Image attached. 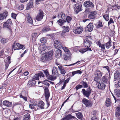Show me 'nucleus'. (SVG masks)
Returning <instances> with one entry per match:
<instances>
[{
  "mask_svg": "<svg viewBox=\"0 0 120 120\" xmlns=\"http://www.w3.org/2000/svg\"><path fill=\"white\" fill-rule=\"evenodd\" d=\"M64 59L66 60H68L70 59V55L69 54H65L64 56Z\"/></svg>",
  "mask_w": 120,
  "mask_h": 120,
  "instance_id": "34",
  "label": "nucleus"
},
{
  "mask_svg": "<svg viewBox=\"0 0 120 120\" xmlns=\"http://www.w3.org/2000/svg\"><path fill=\"white\" fill-rule=\"evenodd\" d=\"M44 74L45 75H49V74L47 70L43 71Z\"/></svg>",
  "mask_w": 120,
  "mask_h": 120,
  "instance_id": "64",
  "label": "nucleus"
},
{
  "mask_svg": "<svg viewBox=\"0 0 120 120\" xmlns=\"http://www.w3.org/2000/svg\"><path fill=\"white\" fill-rule=\"evenodd\" d=\"M104 68H106L107 70V71H108L109 75H110V71L109 70V68L108 66H105L103 67Z\"/></svg>",
  "mask_w": 120,
  "mask_h": 120,
  "instance_id": "50",
  "label": "nucleus"
},
{
  "mask_svg": "<svg viewBox=\"0 0 120 120\" xmlns=\"http://www.w3.org/2000/svg\"><path fill=\"white\" fill-rule=\"evenodd\" d=\"M57 68L54 67L52 70V74L53 75H59L57 71Z\"/></svg>",
  "mask_w": 120,
  "mask_h": 120,
  "instance_id": "28",
  "label": "nucleus"
},
{
  "mask_svg": "<svg viewBox=\"0 0 120 120\" xmlns=\"http://www.w3.org/2000/svg\"><path fill=\"white\" fill-rule=\"evenodd\" d=\"M120 107H117L116 109V116L117 118L120 120Z\"/></svg>",
  "mask_w": 120,
  "mask_h": 120,
  "instance_id": "19",
  "label": "nucleus"
},
{
  "mask_svg": "<svg viewBox=\"0 0 120 120\" xmlns=\"http://www.w3.org/2000/svg\"><path fill=\"white\" fill-rule=\"evenodd\" d=\"M74 11L76 13H78L82 10V5L81 4L78 3L74 6Z\"/></svg>",
  "mask_w": 120,
  "mask_h": 120,
  "instance_id": "4",
  "label": "nucleus"
},
{
  "mask_svg": "<svg viewBox=\"0 0 120 120\" xmlns=\"http://www.w3.org/2000/svg\"><path fill=\"white\" fill-rule=\"evenodd\" d=\"M44 103L42 101H39L38 104V106L40 107L41 109H44Z\"/></svg>",
  "mask_w": 120,
  "mask_h": 120,
  "instance_id": "24",
  "label": "nucleus"
},
{
  "mask_svg": "<svg viewBox=\"0 0 120 120\" xmlns=\"http://www.w3.org/2000/svg\"><path fill=\"white\" fill-rule=\"evenodd\" d=\"M54 45L56 48L61 49L63 45L58 40H56L54 43Z\"/></svg>",
  "mask_w": 120,
  "mask_h": 120,
  "instance_id": "9",
  "label": "nucleus"
},
{
  "mask_svg": "<svg viewBox=\"0 0 120 120\" xmlns=\"http://www.w3.org/2000/svg\"><path fill=\"white\" fill-rule=\"evenodd\" d=\"M103 17L107 21H108L109 18L108 15H103Z\"/></svg>",
  "mask_w": 120,
  "mask_h": 120,
  "instance_id": "45",
  "label": "nucleus"
},
{
  "mask_svg": "<svg viewBox=\"0 0 120 120\" xmlns=\"http://www.w3.org/2000/svg\"><path fill=\"white\" fill-rule=\"evenodd\" d=\"M87 51L86 49L85 48L83 49H80L79 50V51L82 53H83L84 52H86Z\"/></svg>",
  "mask_w": 120,
  "mask_h": 120,
  "instance_id": "47",
  "label": "nucleus"
},
{
  "mask_svg": "<svg viewBox=\"0 0 120 120\" xmlns=\"http://www.w3.org/2000/svg\"><path fill=\"white\" fill-rule=\"evenodd\" d=\"M61 48H62L65 52L69 51V50L65 47H63V46Z\"/></svg>",
  "mask_w": 120,
  "mask_h": 120,
  "instance_id": "59",
  "label": "nucleus"
},
{
  "mask_svg": "<svg viewBox=\"0 0 120 120\" xmlns=\"http://www.w3.org/2000/svg\"><path fill=\"white\" fill-rule=\"evenodd\" d=\"M63 78L62 77H61L60 78V81L59 83L60 84H61L62 83V82H63L64 81V80L65 79V78L64 77V78L63 79Z\"/></svg>",
  "mask_w": 120,
  "mask_h": 120,
  "instance_id": "49",
  "label": "nucleus"
},
{
  "mask_svg": "<svg viewBox=\"0 0 120 120\" xmlns=\"http://www.w3.org/2000/svg\"><path fill=\"white\" fill-rule=\"evenodd\" d=\"M53 52L52 51H49L48 52L45 53V55L41 59V61L46 62L48 59L51 60L53 58Z\"/></svg>",
  "mask_w": 120,
  "mask_h": 120,
  "instance_id": "3",
  "label": "nucleus"
},
{
  "mask_svg": "<svg viewBox=\"0 0 120 120\" xmlns=\"http://www.w3.org/2000/svg\"><path fill=\"white\" fill-rule=\"evenodd\" d=\"M53 24V21H51L49 22L48 23V25L49 26L51 27L52 26Z\"/></svg>",
  "mask_w": 120,
  "mask_h": 120,
  "instance_id": "60",
  "label": "nucleus"
},
{
  "mask_svg": "<svg viewBox=\"0 0 120 120\" xmlns=\"http://www.w3.org/2000/svg\"><path fill=\"white\" fill-rule=\"evenodd\" d=\"M3 105L8 107H11L12 105V103L8 101H4L3 102Z\"/></svg>",
  "mask_w": 120,
  "mask_h": 120,
  "instance_id": "21",
  "label": "nucleus"
},
{
  "mask_svg": "<svg viewBox=\"0 0 120 120\" xmlns=\"http://www.w3.org/2000/svg\"><path fill=\"white\" fill-rule=\"evenodd\" d=\"M11 58L10 56H8L5 60V69L6 70L7 69L9 64L11 63L10 61Z\"/></svg>",
  "mask_w": 120,
  "mask_h": 120,
  "instance_id": "16",
  "label": "nucleus"
},
{
  "mask_svg": "<svg viewBox=\"0 0 120 120\" xmlns=\"http://www.w3.org/2000/svg\"><path fill=\"white\" fill-rule=\"evenodd\" d=\"M119 76L120 75H114V80H116L119 79Z\"/></svg>",
  "mask_w": 120,
  "mask_h": 120,
  "instance_id": "58",
  "label": "nucleus"
},
{
  "mask_svg": "<svg viewBox=\"0 0 120 120\" xmlns=\"http://www.w3.org/2000/svg\"><path fill=\"white\" fill-rule=\"evenodd\" d=\"M115 94L119 97H120V90L119 89L115 90Z\"/></svg>",
  "mask_w": 120,
  "mask_h": 120,
  "instance_id": "31",
  "label": "nucleus"
},
{
  "mask_svg": "<svg viewBox=\"0 0 120 120\" xmlns=\"http://www.w3.org/2000/svg\"><path fill=\"white\" fill-rule=\"evenodd\" d=\"M83 30V29L82 27H78L76 28L73 30L74 33L76 34H79L82 33Z\"/></svg>",
  "mask_w": 120,
  "mask_h": 120,
  "instance_id": "18",
  "label": "nucleus"
},
{
  "mask_svg": "<svg viewBox=\"0 0 120 120\" xmlns=\"http://www.w3.org/2000/svg\"><path fill=\"white\" fill-rule=\"evenodd\" d=\"M11 17L13 18L14 19H16L17 16L16 14L13 13H11Z\"/></svg>",
  "mask_w": 120,
  "mask_h": 120,
  "instance_id": "55",
  "label": "nucleus"
},
{
  "mask_svg": "<svg viewBox=\"0 0 120 120\" xmlns=\"http://www.w3.org/2000/svg\"><path fill=\"white\" fill-rule=\"evenodd\" d=\"M111 38H109V41L105 44L106 47L108 49H109L111 46Z\"/></svg>",
  "mask_w": 120,
  "mask_h": 120,
  "instance_id": "29",
  "label": "nucleus"
},
{
  "mask_svg": "<svg viewBox=\"0 0 120 120\" xmlns=\"http://www.w3.org/2000/svg\"><path fill=\"white\" fill-rule=\"evenodd\" d=\"M65 14L62 12L59 13L58 15V17L59 18H61L62 19H65Z\"/></svg>",
  "mask_w": 120,
  "mask_h": 120,
  "instance_id": "23",
  "label": "nucleus"
},
{
  "mask_svg": "<svg viewBox=\"0 0 120 120\" xmlns=\"http://www.w3.org/2000/svg\"><path fill=\"white\" fill-rule=\"evenodd\" d=\"M102 23V22H101L99 21L98 22V24L96 27L97 28H99L103 27V25Z\"/></svg>",
  "mask_w": 120,
  "mask_h": 120,
  "instance_id": "43",
  "label": "nucleus"
},
{
  "mask_svg": "<svg viewBox=\"0 0 120 120\" xmlns=\"http://www.w3.org/2000/svg\"><path fill=\"white\" fill-rule=\"evenodd\" d=\"M114 22L113 21L112 18H111L110 19V20L108 22V25L109 26L111 23Z\"/></svg>",
  "mask_w": 120,
  "mask_h": 120,
  "instance_id": "54",
  "label": "nucleus"
},
{
  "mask_svg": "<svg viewBox=\"0 0 120 120\" xmlns=\"http://www.w3.org/2000/svg\"><path fill=\"white\" fill-rule=\"evenodd\" d=\"M30 116L29 114L27 113L24 116L23 120H30Z\"/></svg>",
  "mask_w": 120,
  "mask_h": 120,
  "instance_id": "30",
  "label": "nucleus"
},
{
  "mask_svg": "<svg viewBox=\"0 0 120 120\" xmlns=\"http://www.w3.org/2000/svg\"><path fill=\"white\" fill-rule=\"evenodd\" d=\"M119 81H120L118 82L117 84H115V86L117 88H119L120 87V85L119 84Z\"/></svg>",
  "mask_w": 120,
  "mask_h": 120,
  "instance_id": "61",
  "label": "nucleus"
},
{
  "mask_svg": "<svg viewBox=\"0 0 120 120\" xmlns=\"http://www.w3.org/2000/svg\"><path fill=\"white\" fill-rule=\"evenodd\" d=\"M82 73V71L80 70H78L72 72V75H74L75 74H81Z\"/></svg>",
  "mask_w": 120,
  "mask_h": 120,
  "instance_id": "35",
  "label": "nucleus"
},
{
  "mask_svg": "<svg viewBox=\"0 0 120 120\" xmlns=\"http://www.w3.org/2000/svg\"><path fill=\"white\" fill-rule=\"evenodd\" d=\"M25 48V47H24L23 45H21L18 43H16L15 42L13 44L12 47V50L13 51V49L14 50L16 49H24Z\"/></svg>",
  "mask_w": 120,
  "mask_h": 120,
  "instance_id": "5",
  "label": "nucleus"
},
{
  "mask_svg": "<svg viewBox=\"0 0 120 120\" xmlns=\"http://www.w3.org/2000/svg\"><path fill=\"white\" fill-rule=\"evenodd\" d=\"M44 90L45 98L48 100L50 95L49 90L48 88L46 86L45 87Z\"/></svg>",
  "mask_w": 120,
  "mask_h": 120,
  "instance_id": "11",
  "label": "nucleus"
},
{
  "mask_svg": "<svg viewBox=\"0 0 120 120\" xmlns=\"http://www.w3.org/2000/svg\"><path fill=\"white\" fill-rule=\"evenodd\" d=\"M91 42L89 40L86 39L84 40V45L86 47L90 48L91 46V44H92Z\"/></svg>",
  "mask_w": 120,
  "mask_h": 120,
  "instance_id": "15",
  "label": "nucleus"
},
{
  "mask_svg": "<svg viewBox=\"0 0 120 120\" xmlns=\"http://www.w3.org/2000/svg\"><path fill=\"white\" fill-rule=\"evenodd\" d=\"M70 77L68 78L64 82V83H65V84L66 85L67 83H68L69 82V80L70 79Z\"/></svg>",
  "mask_w": 120,
  "mask_h": 120,
  "instance_id": "63",
  "label": "nucleus"
},
{
  "mask_svg": "<svg viewBox=\"0 0 120 120\" xmlns=\"http://www.w3.org/2000/svg\"><path fill=\"white\" fill-rule=\"evenodd\" d=\"M50 29V28H44L43 30L44 32H46L47 31H49Z\"/></svg>",
  "mask_w": 120,
  "mask_h": 120,
  "instance_id": "62",
  "label": "nucleus"
},
{
  "mask_svg": "<svg viewBox=\"0 0 120 120\" xmlns=\"http://www.w3.org/2000/svg\"><path fill=\"white\" fill-rule=\"evenodd\" d=\"M33 105L32 104H30L29 106L30 108L32 109H33L34 108V105H36L37 104V102L36 101H35L34 102V101L33 102Z\"/></svg>",
  "mask_w": 120,
  "mask_h": 120,
  "instance_id": "36",
  "label": "nucleus"
},
{
  "mask_svg": "<svg viewBox=\"0 0 120 120\" xmlns=\"http://www.w3.org/2000/svg\"><path fill=\"white\" fill-rule=\"evenodd\" d=\"M72 19V18L69 16H67L66 19L67 22L68 23L70 22Z\"/></svg>",
  "mask_w": 120,
  "mask_h": 120,
  "instance_id": "38",
  "label": "nucleus"
},
{
  "mask_svg": "<svg viewBox=\"0 0 120 120\" xmlns=\"http://www.w3.org/2000/svg\"><path fill=\"white\" fill-rule=\"evenodd\" d=\"M66 22V20L63 19L62 20L60 19L57 21V22L59 25L60 26H62L63 24L64 23Z\"/></svg>",
  "mask_w": 120,
  "mask_h": 120,
  "instance_id": "27",
  "label": "nucleus"
},
{
  "mask_svg": "<svg viewBox=\"0 0 120 120\" xmlns=\"http://www.w3.org/2000/svg\"><path fill=\"white\" fill-rule=\"evenodd\" d=\"M97 12L96 11H94L90 12L88 16V18L90 19H94L96 17V15Z\"/></svg>",
  "mask_w": 120,
  "mask_h": 120,
  "instance_id": "13",
  "label": "nucleus"
},
{
  "mask_svg": "<svg viewBox=\"0 0 120 120\" xmlns=\"http://www.w3.org/2000/svg\"><path fill=\"white\" fill-rule=\"evenodd\" d=\"M42 50L40 52V53L41 54H43L44 53H42L43 51H44L46 49V47L45 46L44 47H41Z\"/></svg>",
  "mask_w": 120,
  "mask_h": 120,
  "instance_id": "52",
  "label": "nucleus"
},
{
  "mask_svg": "<svg viewBox=\"0 0 120 120\" xmlns=\"http://www.w3.org/2000/svg\"><path fill=\"white\" fill-rule=\"evenodd\" d=\"M39 11V13L37 15L36 18V20L38 21H41L43 17V11H40V10Z\"/></svg>",
  "mask_w": 120,
  "mask_h": 120,
  "instance_id": "14",
  "label": "nucleus"
},
{
  "mask_svg": "<svg viewBox=\"0 0 120 120\" xmlns=\"http://www.w3.org/2000/svg\"><path fill=\"white\" fill-rule=\"evenodd\" d=\"M27 6L26 8L27 10H29L30 8H31L34 7L33 0H30L29 2L27 4Z\"/></svg>",
  "mask_w": 120,
  "mask_h": 120,
  "instance_id": "17",
  "label": "nucleus"
},
{
  "mask_svg": "<svg viewBox=\"0 0 120 120\" xmlns=\"http://www.w3.org/2000/svg\"><path fill=\"white\" fill-rule=\"evenodd\" d=\"M91 90V89L89 87L86 90H85V89H82V92L84 96L88 98L90 95Z\"/></svg>",
  "mask_w": 120,
  "mask_h": 120,
  "instance_id": "6",
  "label": "nucleus"
},
{
  "mask_svg": "<svg viewBox=\"0 0 120 120\" xmlns=\"http://www.w3.org/2000/svg\"><path fill=\"white\" fill-rule=\"evenodd\" d=\"M27 21L28 22L30 23L31 24H32L33 23V22L32 19L30 16H29L27 17Z\"/></svg>",
  "mask_w": 120,
  "mask_h": 120,
  "instance_id": "39",
  "label": "nucleus"
},
{
  "mask_svg": "<svg viewBox=\"0 0 120 120\" xmlns=\"http://www.w3.org/2000/svg\"><path fill=\"white\" fill-rule=\"evenodd\" d=\"M55 53L56 56L57 58L61 57L62 55L61 51L59 49L56 50L55 51Z\"/></svg>",
  "mask_w": 120,
  "mask_h": 120,
  "instance_id": "20",
  "label": "nucleus"
},
{
  "mask_svg": "<svg viewBox=\"0 0 120 120\" xmlns=\"http://www.w3.org/2000/svg\"><path fill=\"white\" fill-rule=\"evenodd\" d=\"M49 81L48 80L46 79L44 81L42 82V83L46 86H48L49 87V86L50 84L48 82H46L47 81L48 82Z\"/></svg>",
  "mask_w": 120,
  "mask_h": 120,
  "instance_id": "44",
  "label": "nucleus"
},
{
  "mask_svg": "<svg viewBox=\"0 0 120 120\" xmlns=\"http://www.w3.org/2000/svg\"><path fill=\"white\" fill-rule=\"evenodd\" d=\"M76 116L77 117L80 119H82L83 116L81 112H79L76 113Z\"/></svg>",
  "mask_w": 120,
  "mask_h": 120,
  "instance_id": "32",
  "label": "nucleus"
},
{
  "mask_svg": "<svg viewBox=\"0 0 120 120\" xmlns=\"http://www.w3.org/2000/svg\"><path fill=\"white\" fill-rule=\"evenodd\" d=\"M6 39L4 38H2L0 40V41L2 43H4L6 42Z\"/></svg>",
  "mask_w": 120,
  "mask_h": 120,
  "instance_id": "56",
  "label": "nucleus"
},
{
  "mask_svg": "<svg viewBox=\"0 0 120 120\" xmlns=\"http://www.w3.org/2000/svg\"><path fill=\"white\" fill-rule=\"evenodd\" d=\"M93 24L90 23L85 28L86 31L87 32H91L93 30Z\"/></svg>",
  "mask_w": 120,
  "mask_h": 120,
  "instance_id": "10",
  "label": "nucleus"
},
{
  "mask_svg": "<svg viewBox=\"0 0 120 120\" xmlns=\"http://www.w3.org/2000/svg\"><path fill=\"white\" fill-rule=\"evenodd\" d=\"M47 41L46 38H42L40 39V41L41 43H45Z\"/></svg>",
  "mask_w": 120,
  "mask_h": 120,
  "instance_id": "40",
  "label": "nucleus"
},
{
  "mask_svg": "<svg viewBox=\"0 0 120 120\" xmlns=\"http://www.w3.org/2000/svg\"><path fill=\"white\" fill-rule=\"evenodd\" d=\"M105 103V105L107 107L110 106L111 104L110 99L109 98L106 99Z\"/></svg>",
  "mask_w": 120,
  "mask_h": 120,
  "instance_id": "26",
  "label": "nucleus"
},
{
  "mask_svg": "<svg viewBox=\"0 0 120 120\" xmlns=\"http://www.w3.org/2000/svg\"><path fill=\"white\" fill-rule=\"evenodd\" d=\"M101 72L99 70H97L95 71V75H101Z\"/></svg>",
  "mask_w": 120,
  "mask_h": 120,
  "instance_id": "48",
  "label": "nucleus"
},
{
  "mask_svg": "<svg viewBox=\"0 0 120 120\" xmlns=\"http://www.w3.org/2000/svg\"><path fill=\"white\" fill-rule=\"evenodd\" d=\"M62 28L63 29V31L62 34H63V33H65L69 32L70 30V28L68 26H63L62 27Z\"/></svg>",
  "mask_w": 120,
  "mask_h": 120,
  "instance_id": "22",
  "label": "nucleus"
},
{
  "mask_svg": "<svg viewBox=\"0 0 120 120\" xmlns=\"http://www.w3.org/2000/svg\"><path fill=\"white\" fill-rule=\"evenodd\" d=\"M71 115H68L63 118L62 120H69L70 119Z\"/></svg>",
  "mask_w": 120,
  "mask_h": 120,
  "instance_id": "42",
  "label": "nucleus"
},
{
  "mask_svg": "<svg viewBox=\"0 0 120 120\" xmlns=\"http://www.w3.org/2000/svg\"><path fill=\"white\" fill-rule=\"evenodd\" d=\"M8 14V12L6 11L2 14H0V20L6 19Z\"/></svg>",
  "mask_w": 120,
  "mask_h": 120,
  "instance_id": "12",
  "label": "nucleus"
},
{
  "mask_svg": "<svg viewBox=\"0 0 120 120\" xmlns=\"http://www.w3.org/2000/svg\"><path fill=\"white\" fill-rule=\"evenodd\" d=\"M36 83V81L34 79L31 80L29 81L28 84H31V85H34Z\"/></svg>",
  "mask_w": 120,
  "mask_h": 120,
  "instance_id": "33",
  "label": "nucleus"
},
{
  "mask_svg": "<svg viewBox=\"0 0 120 120\" xmlns=\"http://www.w3.org/2000/svg\"><path fill=\"white\" fill-rule=\"evenodd\" d=\"M12 25L11 20L10 19H9L6 22L4 23L3 25V27L6 28L10 30V27Z\"/></svg>",
  "mask_w": 120,
  "mask_h": 120,
  "instance_id": "7",
  "label": "nucleus"
},
{
  "mask_svg": "<svg viewBox=\"0 0 120 120\" xmlns=\"http://www.w3.org/2000/svg\"><path fill=\"white\" fill-rule=\"evenodd\" d=\"M24 8L23 4H21L18 7V9L19 10H22Z\"/></svg>",
  "mask_w": 120,
  "mask_h": 120,
  "instance_id": "46",
  "label": "nucleus"
},
{
  "mask_svg": "<svg viewBox=\"0 0 120 120\" xmlns=\"http://www.w3.org/2000/svg\"><path fill=\"white\" fill-rule=\"evenodd\" d=\"M39 76L40 77H41V76L43 77H44V75H34L32 77L33 79H34V80H39Z\"/></svg>",
  "mask_w": 120,
  "mask_h": 120,
  "instance_id": "41",
  "label": "nucleus"
},
{
  "mask_svg": "<svg viewBox=\"0 0 120 120\" xmlns=\"http://www.w3.org/2000/svg\"><path fill=\"white\" fill-rule=\"evenodd\" d=\"M80 84L83 85V87L84 88H86L88 86V85L87 83L83 81H82L80 82Z\"/></svg>",
  "mask_w": 120,
  "mask_h": 120,
  "instance_id": "37",
  "label": "nucleus"
},
{
  "mask_svg": "<svg viewBox=\"0 0 120 120\" xmlns=\"http://www.w3.org/2000/svg\"><path fill=\"white\" fill-rule=\"evenodd\" d=\"M83 87V86L81 85H78L75 87L76 90H78L79 89Z\"/></svg>",
  "mask_w": 120,
  "mask_h": 120,
  "instance_id": "51",
  "label": "nucleus"
},
{
  "mask_svg": "<svg viewBox=\"0 0 120 120\" xmlns=\"http://www.w3.org/2000/svg\"><path fill=\"white\" fill-rule=\"evenodd\" d=\"M20 97L23 99L25 101H26L27 100V98L26 97L23 96L22 95H20Z\"/></svg>",
  "mask_w": 120,
  "mask_h": 120,
  "instance_id": "53",
  "label": "nucleus"
},
{
  "mask_svg": "<svg viewBox=\"0 0 120 120\" xmlns=\"http://www.w3.org/2000/svg\"><path fill=\"white\" fill-rule=\"evenodd\" d=\"M82 102L87 107H90L92 105L91 101L85 98H84L82 99Z\"/></svg>",
  "mask_w": 120,
  "mask_h": 120,
  "instance_id": "8",
  "label": "nucleus"
},
{
  "mask_svg": "<svg viewBox=\"0 0 120 120\" xmlns=\"http://www.w3.org/2000/svg\"><path fill=\"white\" fill-rule=\"evenodd\" d=\"M47 77V79L53 81L55 80L56 78V76L55 75H46Z\"/></svg>",
  "mask_w": 120,
  "mask_h": 120,
  "instance_id": "25",
  "label": "nucleus"
},
{
  "mask_svg": "<svg viewBox=\"0 0 120 120\" xmlns=\"http://www.w3.org/2000/svg\"><path fill=\"white\" fill-rule=\"evenodd\" d=\"M83 5L86 8H87L86 9L85 11V12L87 13L91 11L93 9L91 8H94V7L93 3L89 1L84 2L83 3Z\"/></svg>",
  "mask_w": 120,
  "mask_h": 120,
  "instance_id": "1",
  "label": "nucleus"
},
{
  "mask_svg": "<svg viewBox=\"0 0 120 120\" xmlns=\"http://www.w3.org/2000/svg\"><path fill=\"white\" fill-rule=\"evenodd\" d=\"M107 81L108 79L106 78L105 76H103L101 82L99 81V82L98 81L97 83L96 84L97 85L98 88L101 90L104 89L105 86V83H107Z\"/></svg>",
  "mask_w": 120,
  "mask_h": 120,
  "instance_id": "2",
  "label": "nucleus"
},
{
  "mask_svg": "<svg viewBox=\"0 0 120 120\" xmlns=\"http://www.w3.org/2000/svg\"><path fill=\"white\" fill-rule=\"evenodd\" d=\"M60 73L62 74H65L66 72L65 70L63 69L60 70Z\"/></svg>",
  "mask_w": 120,
  "mask_h": 120,
  "instance_id": "57",
  "label": "nucleus"
}]
</instances>
